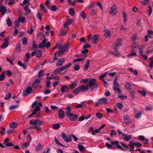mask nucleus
Listing matches in <instances>:
<instances>
[{"label": "nucleus", "mask_w": 153, "mask_h": 153, "mask_svg": "<svg viewBox=\"0 0 153 153\" xmlns=\"http://www.w3.org/2000/svg\"><path fill=\"white\" fill-rule=\"evenodd\" d=\"M17 20L19 22L21 23H23L25 21V17L23 16H20L18 18Z\"/></svg>", "instance_id": "nucleus-20"}, {"label": "nucleus", "mask_w": 153, "mask_h": 153, "mask_svg": "<svg viewBox=\"0 0 153 153\" xmlns=\"http://www.w3.org/2000/svg\"><path fill=\"white\" fill-rule=\"evenodd\" d=\"M150 61V63L149 64V66L151 68H152L153 66V60L152 58H150L149 59Z\"/></svg>", "instance_id": "nucleus-44"}, {"label": "nucleus", "mask_w": 153, "mask_h": 153, "mask_svg": "<svg viewBox=\"0 0 153 153\" xmlns=\"http://www.w3.org/2000/svg\"><path fill=\"white\" fill-rule=\"evenodd\" d=\"M69 117L71 121H74L76 120L78 118V116L76 114H74L72 113L68 116Z\"/></svg>", "instance_id": "nucleus-12"}, {"label": "nucleus", "mask_w": 153, "mask_h": 153, "mask_svg": "<svg viewBox=\"0 0 153 153\" xmlns=\"http://www.w3.org/2000/svg\"><path fill=\"white\" fill-rule=\"evenodd\" d=\"M9 126L12 128H14L17 127L18 124L16 122H13L10 124Z\"/></svg>", "instance_id": "nucleus-24"}, {"label": "nucleus", "mask_w": 153, "mask_h": 153, "mask_svg": "<svg viewBox=\"0 0 153 153\" xmlns=\"http://www.w3.org/2000/svg\"><path fill=\"white\" fill-rule=\"evenodd\" d=\"M134 111L135 118L137 119L139 118L141 115V113L136 108H134Z\"/></svg>", "instance_id": "nucleus-9"}, {"label": "nucleus", "mask_w": 153, "mask_h": 153, "mask_svg": "<svg viewBox=\"0 0 153 153\" xmlns=\"http://www.w3.org/2000/svg\"><path fill=\"white\" fill-rule=\"evenodd\" d=\"M67 32L66 30H60L59 32V34L62 36H65L66 35Z\"/></svg>", "instance_id": "nucleus-42"}, {"label": "nucleus", "mask_w": 153, "mask_h": 153, "mask_svg": "<svg viewBox=\"0 0 153 153\" xmlns=\"http://www.w3.org/2000/svg\"><path fill=\"white\" fill-rule=\"evenodd\" d=\"M66 51V50L65 49H63V50H61L60 51H58L59 53V55H62L63 54L65 51Z\"/></svg>", "instance_id": "nucleus-61"}, {"label": "nucleus", "mask_w": 153, "mask_h": 153, "mask_svg": "<svg viewBox=\"0 0 153 153\" xmlns=\"http://www.w3.org/2000/svg\"><path fill=\"white\" fill-rule=\"evenodd\" d=\"M47 40L46 39H43L39 44V48L42 49H43L45 47V45L47 42Z\"/></svg>", "instance_id": "nucleus-13"}, {"label": "nucleus", "mask_w": 153, "mask_h": 153, "mask_svg": "<svg viewBox=\"0 0 153 153\" xmlns=\"http://www.w3.org/2000/svg\"><path fill=\"white\" fill-rule=\"evenodd\" d=\"M62 137L64 140L66 142H70L72 140L71 136L67 135L66 134L64 133H62Z\"/></svg>", "instance_id": "nucleus-4"}, {"label": "nucleus", "mask_w": 153, "mask_h": 153, "mask_svg": "<svg viewBox=\"0 0 153 153\" xmlns=\"http://www.w3.org/2000/svg\"><path fill=\"white\" fill-rule=\"evenodd\" d=\"M78 147L80 151H82L85 149L84 146L82 145L79 144L78 145Z\"/></svg>", "instance_id": "nucleus-48"}, {"label": "nucleus", "mask_w": 153, "mask_h": 153, "mask_svg": "<svg viewBox=\"0 0 153 153\" xmlns=\"http://www.w3.org/2000/svg\"><path fill=\"white\" fill-rule=\"evenodd\" d=\"M0 12L1 13L2 15H4L6 13H10V9L6 8L2 5H0Z\"/></svg>", "instance_id": "nucleus-1"}, {"label": "nucleus", "mask_w": 153, "mask_h": 153, "mask_svg": "<svg viewBox=\"0 0 153 153\" xmlns=\"http://www.w3.org/2000/svg\"><path fill=\"white\" fill-rule=\"evenodd\" d=\"M79 92H81L79 89V86L75 89L73 91V92L75 94H77L79 93Z\"/></svg>", "instance_id": "nucleus-56"}, {"label": "nucleus", "mask_w": 153, "mask_h": 153, "mask_svg": "<svg viewBox=\"0 0 153 153\" xmlns=\"http://www.w3.org/2000/svg\"><path fill=\"white\" fill-rule=\"evenodd\" d=\"M36 17L41 21H42V15L39 12H38L37 13Z\"/></svg>", "instance_id": "nucleus-62"}, {"label": "nucleus", "mask_w": 153, "mask_h": 153, "mask_svg": "<svg viewBox=\"0 0 153 153\" xmlns=\"http://www.w3.org/2000/svg\"><path fill=\"white\" fill-rule=\"evenodd\" d=\"M40 6L41 8V10H43V11L45 12H47V9L44 7L43 4L42 3H41L40 4Z\"/></svg>", "instance_id": "nucleus-53"}, {"label": "nucleus", "mask_w": 153, "mask_h": 153, "mask_svg": "<svg viewBox=\"0 0 153 153\" xmlns=\"http://www.w3.org/2000/svg\"><path fill=\"white\" fill-rule=\"evenodd\" d=\"M6 21L8 26L9 27L11 25L12 22L11 20L8 17L7 18Z\"/></svg>", "instance_id": "nucleus-33"}, {"label": "nucleus", "mask_w": 153, "mask_h": 153, "mask_svg": "<svg viewBox=\"0 0 153 153\" xmlns=\"http://www.w3.org/2000/svg\"><path fill=\"white\" fill-rule=\"evenodd\" d=\"M27 42V39L26 37H24L22 39V44L26 45Z\"/></svg>", "instance_id": "nucleus-52"}, {"label": "nucleus", "mask_w": 153, "mask_h": 153, "mask_svg": "<svg viewBox=\"0 0 153 153\" xmlns=\"http://www.w3.org/2000/svg\"><path fill=\"white\" fill-rule=\"evenodd\" d=\"M91 35L90 34L88 36V39H89L91 38V41L93 44H96L98 41V35L97 34H95L91 37Z\"/></svg>", "instance_id": "nucleus-2"}, {"label": "nucleus", "mask_w": 153, "mask_h": 153, "mask_svg": "<svg viewBox=\"0 0 153 153\" xmlns=\"http://www.w3.org/2000/svg\"><path fill=\"white\" fill-rule=\"evenodd\" d=\"M138 44L137 43H133L131 45L132 51H136L138 48Z\"/></svg>", "instance_id": "nucleus-15"}, {"label": "nucleus", "mask_w": 153, "mask_h": 153, "mask_svg": "<svg viewBox=\"0 0 153 153\" xmlns=\"http://www.w3.org/2000/svg\"><path fill=\"white\" fill-rule=\"evenodd\" d=\"M79 87L80 91L82 92H86L88 89V87L84 85H80Z\"/></svg>", "instance_id": "nucleus-10"}, {"label": "nucleus", "mask_w": 153, "mask_h": 153, "mask_svg": "<svg viewBox=\"0 0 153 153\" xmlns=\"http://www.w3.org/2000/svg\"><path fill=\"white\" fill-rule=\"evenodd\" d=\"M123 120L126 123H129V117L127 115H125L123 117Z\"/></svg>", "instance_id": "nucleus-28"}, {"label": "nucleus", "mask_w": 153, "mask_h": 153, "mask_svg": "<svg viewBox=\"0 0 153 153\" xmlns=\"http://www.w3.org/2000/svg\"><path fill=\"white\" fill-rule=\"evenodd\" d=\"M125 87L126 89L129 90L131 89V85L129 82H126L125 83Z\"/></svg>", "instance_id": "nucleus-36"}, {"label": "nucleus", "mask_w": 153, "mask_h": 153, "mask_svg": "<svg viewBox=\"0 0 153 153\" xmlns=\"http://www.w3.org/2000/svg\"><path fill=\"white\" fill-rule=\"evenodd\" d=\"M38 48H39V46L36 44L35 41H33L32 46V50L34 51H35L36 49Z\"/></svg>", "instance_id": "nucleus-27"}, {"label": "nucleus", "mask_w": 153, "mask_h": 153, "mask_svg": "<svg viewBox=\"0 0 153 153\" xmlns=\"http://www.w3.org/2000/svg\"><path fill=\"white\" fill-rule=\"evenodd\" d=\"M53 127V128L56 129H58L60 127V125L59 123H56L55 124H53L52 125Z\"/></svg>", "instance_id": "nucleus-35"}, {"label": "nucleus", "mask_w": 153, "mask_h": 153, "mask_svg": "<svg viewBox=\"0 0 153 153\" xmlns=\"http://www.w3.org/2000/svg\"><path fill=\"white\" fill-rule=\"evenodd\" d=\"M21 48V44L19 43L18 44L16 48V51L18 52H19Z\"/></svg>", "instance_id": "nucleus-39"}, {"label": "nucleus", "mask_w": 153, "mask_h": 153, "mask_svg": "<svg viewBox=\"0 0 153 153\" xmlns=\"http://www.w3.org/2000/svg\"><path fill=\"white\" fill-rule=\"evenodd\" d=\"M36 55L35 56L37 57H40L42 55V53L41 51L39 50H36L35 51Z\"/></svg>", "instance_id": "nucleus-26"}, {"label": "nucleus", "mask_w": 153, "mask_h": 153, "mask_svg": "<svg viewBox=\"0 0 153 153\" xmlns=\"http://www.w3.org/2000/svg\"><path fill=\"white\" fill-rule=\"evenodd\" d=\"M117 107L120 109H121L123 108V104L121 103H118L117 104Z\"/></svg>", "instance_id": "nucleus-59"}, {"label": "nucleus", "mask_w": 153, "mask_h": 153, "mask_svg": "<svg viewBox=\"0 0 153 153\" xmlns=\"http://www.w3.org/2000/svg\"><path fill=\"white\" fill-rule=\"evenodd\" d=\"M137 91L143 96H145L146 95V93L143 90H137Z\"/></svg>", "instance_id": "nucleus-50"}, {"label": "nucleus", "mask_w": 153, "mask_h": 153, "mask_svg": "<svg viewBox=\"0 0 153 153\" xmlns=\"http://www.w3.org/2000/svg\"><path fill=\"white\" fill-rule=\"evenodd\" d=\"M9 37L5 38L4 40V42L2 44L1 46L2 48L4 49L7 48L9 44Z\"/></svg>", "instance_id": "nucleus-7"}, {"label": "nucleus", "mask_w": 153, "mask_h": 153, "mask_svg": "<svg viewBox=\"0 0 153 153\" xmlns=\"http://www.w3.org/2000/svg\"><path fill=\"white\" fill-rule=\"evenodd\" d=\"M54 141L55 143L57 144L60 146L62 147L65 146L64 145L62 144L59 142V141L56 138V137H54Z\"/></svg>", "instance_id": "nucleus-31"}, {"label": "nucleus", "mask_w": 153, "mask_h": 153, "mask_svg": "<svg viewBox=\"0 0 153 153\" xmlns=\"http://www.w3.org/2000/svg\"><path fill=\"white\" fill-rule=\"evenodd\" d=\"M113 89L114 91H116L119 93H120L122 91L119 88V87H116L115 86H113Z\"/></svg>", "instance_id": "nucleus-47"}, {"label": "nucleus", "mask_w": 153, "mask_h": 153, "mask_svg": "<svg viewBox=\"0 0 153 153\" xmlns=\"http://www.w3.org/2000/svg\"><path fill=\"white\" fill-rule=\"evenodd\" d=\"M107 74H108L107 72H105L104 74L101 75L99 77V78H104L106 77L107 75Z\"/></svg>", "instance_id": "nucleus-63"}, {"label": "nucleus", "mask_w": 153, "mask_h": 153, "mask_svg": "<svg viewBox=\"0 0 153 153\" xmlns=\"http://www.w3.org/2000/svg\"><path fill=\"white\" fill-rule=\"evenodd\" d=\"M117 13V6L116 4H114L110 8L109 13L111 15H114Z\"/></svg>", "instance_id": "nucleus-3"}, {"label": "nucleus", "mask_w": 153, "mask_h": 153, "mask_svg": "<svg viewBox=\"0 0 153 153\" xmlns=\"http://www.w3.org/2000/svg\"><path fill=\"white\" fill-rule=\"evenodd\" d=\"M96 80L95 79H91L89 82L88 85L91 87L92 91H94L95 90L94 88H93L92 86H93L96 82Z\"/></svg>", "instance_id": "nucleus-6"}, {"label": "nucleus", "mask_w": 153, "mask_h": 153, "mask_svg": "<svg viewBox=\"0 0 153 153\" xmlns=\"http://www.w3.org/2000/svg\"><path fill=\"white\" fill-rule=\"evenodd\" d=\"M50 10L53 11H56L58 9V8L56 5H53L49 8Z\"/></svg>", "instance_id": "nucleus-40"}, {"label": "nucleus", "mask_w": 153, "mask_h": 153, "mask_svg": "<svg viewBox=\"0 0 153 153\" xmlns=\"http://www.w3.org/2000/svg\"><path fill=\"white\" fill-rule=\"evenodd\" d=\"M149 3V0H145L144 1H141L140 3L143 5H146L148 4Z\"/></svg>", "instance_id": "nucleus-41"}, {"label": "nucleus", "mask_w": 153, "mask_h": 153, "mask_svg": "<svg viewBox=\"0 0 153 153\" xmlns=\"http://www.w3.org/2000/svg\"><path fill=\"white\" fill-rule=\"evenodd\" d=\"M125 137L124 138V140L126 141H128L131 138V136L130 135H128L127 134H126Z\"/></svg>", "instance_id": "nucleus-34"}, {"label": "nucleus", "mask_w": 153, "mask_h": 153, "mask_svg": "<svg viewBox=\"0 0 153 153\" xmlns=\"http://www.w3.org/2000/svg\"><path fill=\"white\" fill-rule=\"evenodd\" d=\"M104 32L105 37H108L110 36V32L109 29H105Z\"/></svg>", "instance_id": "nucleus-22"}, {"label": "nucleus", "mask_w": 153, "mask_h": 153, "mask_svg": "<svg viewBox=\"0 0 153 153\" xmlns=\"http://www.w3.org/2000/svg\"><path fill=\"white\" fill-rule=\"evenodd\" d=\"M44 74V71L42 70L40 71L38 74V76L39 77H42Z\"/></svg>", "instance_id": "nucleus-57"}, {"label": "nucleus", "mask_w": 153, "mask_h": 153, "mask_svg": "<svg viewBox=\"0 0 153 153\" xmlns=\"http://www.w3.org/2000/svg\"><path fill=\"white\" fill-rule=\"evenodd\" d=\"M42 147V146L40 144H38L35 147L37 151H39L41 150Z\"/></svg>", "instance_id": "nucleus-45"}, {"label": "nucleus", "mask_w": 153, "mask_h": 153, "mask_svg": "<svg viewBox=\"0 0 153 153\" xmlns=\"http://www.w3.org/2000/svg\"><path fill=\"white\" fill-rule=\"evenodd\" d=\"M80 15L84 19H85L86 18V16H85V13L83 11H82L80 13Z\"/></svg>", "instance_id": "nucleus-60"}, {"label": "nucleus", "mask_w": 153, "mask_h": 153, "mask_svg": "<svg viewBox=\"0 0 153 153\" xmlns=\"http://www.w3.org/2000/svg\"><path fill=\"white\" fill-rule=\"evenodd\" d=\"M59 117L60 119H63L64 118L65 116V113L63 110H60L58 112Z\"/></svg>", "instance_id": "nucleus-16"}, {"label": "nucleus", "mask_w": 153, "mask_h": 153, "mask_svg": "<svg viewBox=\"0 0 153 153\" xmlns=\"http://www.w3.org/2000/svg\"><path fill=\"white\" fill-rule=\"evenodd\" d=\"M30 124L33 125H37V120H31L30 121Z\"/></svg>", "instance_id": "nucleus-32"}, {"label": "nucleus", "mask_w": 153, "mask_h": 153, "mask_svg": "<svg viewBox=\"0 0 153 153\" xmlns=\"http://www.w3.org/2000/svg\"><path fill=\"white\" fill-rule=\"evenodd\" d=\"M134 140H132L129 142L128 144L129 146L132 149H134Z\"/></svg>", "instance_id": "nucleus-30"}, {"label": "nucleus", "mask_w": 153, "mask_h": 153, "mask_svg": "<svg viewBox=\"0 0 153 153\" xmlns=\"http://www.w3.org/2000/svg\"><path fill=\"white\" fill-rule=\"evenodd\" d=\"M89 80V79H82L80 81V83L81 84L84 83L86 84L88 82Z\"/></svg>", "instance_id": "nucleus-37"}, {"label": "nucleus", "mask_w": 153, "mask_h": 153, "mask_svg": "<svg viewBox=\"0 0 153 153\" xmlns=\"http://www.w3.org/2000/svg\"><path fill=\"white\" fill-rule=\"evenodd\" d=\"M69 88L66 86H62L61 89V91L62 93H64L65 92H68L69 91Z\"/></svg>", "instance_id": "nucleus-17"}, {"label": "nucleus", "mask_w": 153, "mask_h": 153, "mask_svg": "<svg viewBox=\"0 0 153 153\" xmlns=\"http://www.w3.org/2000/svg\"><path fill=\"white\" fill-rule=\"evenodd\" d=\"M76 85V83H72L69 85V87L71 89H73L75 88Z\"/></svg>", "instance_id": "nucleus-54"}, {"label": "nucleus", "mask_w": 153, "mask_h": 153, "mask_svg": "<svg viewBox=\"0 0 153 153\" xmlns=\"http://www.w3.org/2000/svg\"><path fill=\"white\" fill-rule=\"evenodd\" d=\"M20 22L17 20H16L15 22V24H14V28H16L18 27L19 26V23Z\"/></svg>", "instance_id": "nucleus-55"}, {"label": "nucleus", "mask_w": 153, "mask_h": 153, "mask_svg": "<svg viewBox=\"0 0 153 153\" xmlns=\"http://www.w3.org/2000/svg\"><path fill=\"white\" fill-rule=\"evenodd\" d=\"M42 107V104L41 102H39L36 105V108L35 109L36 111H39L40 110V107Z\"/></svg>", "instance_id": "nucleus-23"}, {"label": "nucleus", "mask_w": 153, "mask_h": 153, "mask_svg": "<svg viewBox=\"0 0 153 153\" xmlns=\"http://www.w3.org/2000/svg\"><path fill=\"white\" fill-rule=\"evenodd\" d=\"M117 42L116 43V44L114 45V47L113 48V49L114 50L117 51L118 49V48L121 45V42H122V39H119L117 40Z\"/></svg>", "instance_id": "nucleus-8"}, {"label": "nucleus", "mask_w": 153, "mask_h": 153, "mask_svg": "<svg viewBox=\"0 0 153 153\" xmlns=\"http://www.w3.org/2000/svg\"><path fill=\"white\" fill-rule=\"evenodd\" d=\"M65 59L64 58H61L58 60L56 66L57 67H59L61 66L63 63L65 61Z\"/></svg>", "instance_id": "nucleus-14"}, {"label": "nucleus", "mask_w": 153, "mask_h": 153, "mask_svg": "<svg viewBox=\"0 0 153 153\" xmlns=\"http://www.w3.org/2000/svg\"><path fill=\"white\" fill-rule=\"evenodd\" d=\"M28 6L27 5L26 7L24 8V9L25 10V13L26 15H28L29 14L31 10L29 8H28Z\"/></svg>", "instance_id": "nucleus-29"}, {"label": "nucleus", "mask_w": 153, "mask_h": 153, "mask_svg": "<svg viewBox=\"0 0 153 153\" xmlns=\"http://www.w3.org/2000/svg\"><path fill=\"white\" fill-rule=\"evenodd\" d=\"M89 63L90 61L89 60L87 61L85 65V69H87L88 68Z\"/></svg>", "instance_id": "nucleus-64"}, {"label": "nucleus", "mask_w": 153, "mask_h": 153, "mask_svg": "<svg viewBox=\"0 0 153 153\" xmlns=\"http://www.w3.org/2000/svg\"><path fill=\"white\" fill-rule=\"evenodd\" d=\"M19 106L18 105H13L10 106L9 107V109L10 110H13L16 109Z\"/></svg>", "instance_id": "nucleus-51"}, {"label": "nucleus", "mask_w": 153, "mask_h": 153, "mask_svg": "<svg viewBox=\"0 0 153 153\" xmlns=\"http://www.w3.org/2000/svg\"><path fill=\"white\" fill-rule=\"evenodd\" d=\"M11 95L10 93H9L5 95L4 99L6 100H9L10 98Z\"/></svg>", "instance_id": "nucleus-58"}, {"label": "nucleus", "mask_w": 153, "mask_h": 153, "mask_svg": "<svg viewBox=\"0 0 153 153\" xmlns=\"http://www.w3.org/2000/svg\"><path fill=\"white\" fill-rule=\"evenodd\" d=\"M69 14L72 16H73L74 15V12L73 8H71L69 10Z\"/></svg>", "instance_id": "nucleus-38"}, {"label": "nucleus", "mask_w": 153, "mask_h": 153, "mask_svg": "<svg viewBox=\"0 0 153 153\" xmlns=\"http://www.w3.org/2000/svg\"><path fill=\"white\" fill-rule=\"evenodd\" d=\"M138 139L139 140L143 141L145 144H147L149 142V140L143 135H140L138 137Z\"/></svg>", "instance_id": "nucleus-11"}, {"label": "nucleus", "mask_w": 153, "mask_h": 153, "mask_svg": "<svg viewBox=\"0 0 153 153\" xmlns=\"http://www.w3.org/2000/svg\"><path fill=\"white\" fill-rule=\"evenodd\" d=\"M118 78L117 76H116L115 77L113 81L114 85L115 86H116L117 87H120V85L117 82Z\"/></svg>", "instance_id": "nucleus-25"}, {"label": "nucleus", "mask_w": 153, "mask_h": 153, "mask_svg": "<svg viewBox=\"0 0 153 153\" xmlns=\"http://www.w3.org/2000/svg\"><path fill=\"white\" fill-rule=\"evenodd\" d=\"M136 56V53L135 52H133L128 54V57L129 58H131Z\"/></svg>", "instance_id": "nucleus-43"}, {"label": "nucleus", "mask_w": 153, "mask_h": 153, "mask_svg": "<svg viewBox=\"0 0 153 153\" xmlns=\"http://www.w3.org/2000/svg\"><path fill=\"white\" fill-rule=\"evenodd\" d=\"M96 116L99 119H101L103 117L102 114L99 113H96L95 114Z\"/></svg>", "instance_id": "nucleus-49"}, {"label": "nucleus", "mask_w": 153, "mask_h": 153, "mask_svg": "<svg viewBox=\"0 0 153 153\" xmlns=\"http://www.w3.org/2000/svg\"><path fill=\"white\" fill-rule=\"evenodd\" d=\"M66 108L67 109L65 113L66 115L68 117L70 114H72L71 113V108L69 106H67Z\"/></svg>", "instance_id": "nucleus-18"}, {"label": "nucleus", "mask_w": 153, "mask_h": 153, "mask_svg": "<svg viewBox=\"0 0 153 153\" xmlns=\"http://www.w3.org/2000/svg\"><path fill=\"white\" fill-rule=\"evenodd\" d=\"M98 101H100L101 104H105L107 103V99L105 97H102L100 98L98 100Z\"/></svg>", "instance_id": "nucleus-21"}, {"label": "nucleus", "mask_w": 153, "mask_h": 153, "mask_svg": "<svg viewBox=\"0 0 153 153\" xmlns=\"http://www.w3.org/2000/svg\"><path fill=\"white\" fill-rule=\"evenodd\" d=\"M73 22V20L72 19H69L68 20L67 22L65 23L64 24L63 26L64 28H65L70 25Z\"/></svg>", "instance_id": "nucleus-19"}, {"label": "nucleus", "mask_w": 153, "mask_h": 153, "mask_svg": "<svg viewBox=\"0 0 153 153\" xmlns=\"http://www.w3.org/2000/svg\"><path fill=\"white\" fill-rule=\"evenodd\" d=\"M118 97L122 100L125 99H126L127 98V96H123L121 94H118Z\"/></svg>", "instance_id": "nucleus-46"}, {"label": "nucleus", "mask_w": 153, "mask_h": 153, "mask_svg": "<svg viewBox=\"0 0 153 153\" xmlns=\"http://www.w3.org/2000/svg\"><path fill=\"white\" fill-rule=\"evenodd\" d=\"M32 91V88L30 87H28L26 90H23V95L24 97H26L30 94Z\"/></svg>", "instance_id": "nucleus-5"}]
</instances>
